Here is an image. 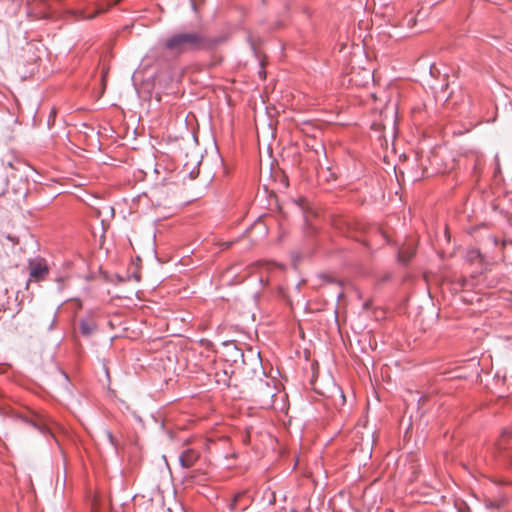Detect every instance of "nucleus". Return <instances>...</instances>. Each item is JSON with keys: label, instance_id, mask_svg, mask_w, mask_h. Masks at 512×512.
I'll return each mask as SVG.
<instances>
[{"label": "nucleus", "instance_id": "nucleus-1", "mask_svg": "<svg viewBox=\"0 0 512 512\" xmlns=\"http://www.w3.org/2000/svg\"><path fill=\"white\" fill-rule=\"evenodd\" d=\"M220 43V39L209 38L196 30L177 31L160 42V47L172 58L183 54L211 50Z\"/></svg>", "mask_w": 512, "mask_h": 512}, {"label": "nucleus", "instance_id": "nucleus-2", "mask_svg": "<svg viewBox=\"0 0 512 512\" xmlns=\"http://www.w3.org/2000/svg\"><path fill=\"white\" fill-rule=\"evenodd\" d=\"M30 279L40 281L45 279L49 273V269L43 260L29 261Z\"/></svg>", "mask_w": 512, "mask_h": 512}, {"label": "nucleus", "instance_id": "nucleus-3", "mask_svg": "<svg viewBox=\"0 0 512 512\" xmlns=\"http://www.w3.org/2000/svg\"><path fill=\"white\" fill-rule=\"evenodd\" d=\"M250 496L246 491H242L237 493L231 503L229 504V509L231 512H237L239 510L244 511L249 506Z\"/></svg>", "mask_w": 512, "mask_h": 512}, {"label": "nucleus", "instance_id": "nucleus-4", "mask_svg": "<svg viewBox=\"0 0 512 512\" xmlns=\"http://www.w3.org/2000/svg\"><path fill=\"white\" fill-rule=\"evenodd\" d=\"M198 458V451L191 448H187L183 450L179 455V463L183 468H191L197 462Z\"/></svg>", "mask_w": 512, "mask_h": 512}, {"label": "nucleus", "instance_id": "nucleus-5", "mask_svg": "<svg viewBox=\"0 0 512 512\" xmlns=\"http://www.w3.org/2000/svg\"><path fill=\"white\" fill-rule=\"evenodd\" d=\"M416 251L415 245L413 243H409L408 245L402 247L398 252V259L403 264H406L410 261V259L414 256Z\"/></svg>", "mask_w": 512, "mask_h": 512}, {"label": "nucleus", "instance_id": "nucleus-6", "mask_svg": "<svg viewBox=\"0 0 512 512\" xmlns=\"http://www.w3.org/2000/svg\"><path fill=\"white\" fill-rule=\"evenodd\" d=\"M96 330V324L92 320H81L80 331L83 335L89 336Z\"/></svg>", "mask_w": 512, "mask_h": 512}, {"label": "nucleus", "instance_id": "nucleus-7", "mask_svg": "<svg viewBox=\"0 0 512 512\" xmlns=\"http://www.w3.org/2000/svg\"><path fill=\"white\" fill-rule=\"evenodd\" d=\"M97 3V10L91 15H83L84 18H92L96 13L104 11L108 6L117 3L118 0H95Z\"/></svg>", "mask_w": 512, "mask_h": 512}, {"label": "nucleus", "instance_id": "nucleus-8", "mask_svg": "<svg viewBox=\"0 0 512 512\" xmlns=\"http://www.w3.org/2000/svg\"><path fill=\"white\" fill-rule=\"evenodd\" d=\"M29 424H31L35 429H37L41 434H43L44 436H51L52 438L54 437L52 431L50 430V428L45 424V423H42V422H39V421H27Z\"/></svg>", "mask_w": 512, "mask_h": 512}, {"label": "nucleus", "instance_id": "nucleus-9", "mask_svg": "<svg viewBox=\"0 0 512 512\" xmlns=\"http://www.w3.org/2000/svg\"><path fill=\"white\" fill-rule=\"evenodd\" d=\"M105 435H106V437H107L108 441H109L111 444H113V440H114V439H113V435H112V433H111L110 431H105Z\"/></svg>", "mask_w": 512, "mask_h": 512}, {"label": "nucleus", "instance_id": "nucleus-10", "mask_svg": "<svg viewBox=\"0 0 512 512\" xmlns=\"http://www.w3.org/2000/svg\"><path fill=\"white\" fill-rule=\"evenodd\" d=\"M58 290L61 291L63 289V286H62V278H59L58 280Z\"/></svg>", "mask_w": 512, "mask_h": 512}, {"label": "nucleus", "instance_id": "nucleus-11", "mask_svg": "<svg viewBox=\"0 0 512 512\" xmlns=\"http://www.w3.org/2000/svg\"><path fill=\"white\" fill-rule=\"evenodd\" d=\"M54 323H55V315L53 316V320H52V323L49 326V329L53 328Z\"/></svg>", "mask_w": 512, "mask_h": 512}, {"label": "nucleus", "instance_id": "nucleus-12", "mask_svg": "<svg viewBox=\"0 0 512 512\" xmlns=\"http://www.w3.org/2000/svg\"><path fill=\"white\" fill-rule=\"evenodd\" d=\"M511 434H512V432H510V431H504L503 436H506V435L510 436Z\"/></svg>", "mask_w": 512, "mask_h": 512}, {"label": "nucleus", "instance_id": "nucleus-13", "mask_svg": "<svg viewBox=\"0 0 512 512\" xmlns=\"http://www.w3.org/2000/svg\"><path fill=\"white\" fill-rule=\"evenodd\" d=\"M268 393L271 395V396H274V394L271 393V390L268 388Z\"/></svg>", "mask_w": 512, "mask_h": 512}, {"label": "nucleus", "instance_id": "nucleus-14", "mask_svg": "<svg viewBox=\"0 0 512 512\" xmlns=\"http://www.w3.org/2000/svg\"><path fill=\"white\" fill-rule=\"evenodd\" d=\"M488 507H494V504L493 503H490L489 505L487 504Z\"/></svg>", "mask_w": 512, "mask_h": 512}, {"label": "nucleus", "instance_id": "nucleus-15", "mask_svg": "<svg viewBox=\"0 0 512 512\" xmlns=\"http://www.w3.org/2000/svg\"><path fill=\"white\" fill-rule=\"evenodd\" d=\"M290 512H298V511H296L295 509H292Z\"/></svg>", "mask_w": 512, "mask_h": 512}]
</instances>
